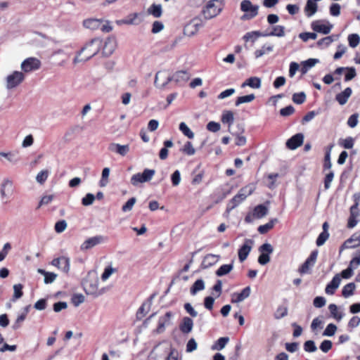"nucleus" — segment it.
Segmentation results:
<instances>
[{"mask_svg":"<svg viewBox=\"0 0 360 360\" xmlns=\"http://www.w3.org/2000/svg\"><path fill=\"white\" fill-rule=\"evenodd\" d=\"M233 268L232 264L221 265L216 271V274L218 276H222L228 274Z\"/></svg>","mask_w":360,"mask_h":360,"instance_id":"41","label":"nucleus"},{"mask_svg":"<svg viewBox=\"0 0 360 360\" xmlns=\"http://www.w3.org/2000/svg\"><path fill=\"white\" fill-rule=\"evenodd\" d=\"M165 147L162 148L160 151V158L161 160H165L168 156V150L167 148H171L173 146V143L170 140H167L164 142Z\"/></svg>","mask_w":360,"mask_h":360,"instance_id":"37","label":"nucleus"},{"mask_svg":"<svg viewBox=\"0 0 360 360\" xmlns=\"http://www.w3.org/2000/svg\"><path fill=\"white\" fill-rule=\"evenodd\" d=\"M352 94V90L350 87H347L343 91L338 94L336 96H335V100L338 101V103L341 105H345L349 98L351 96Z\"/></svg>","mask_w":360,"mask_h":360,"instance_id":"22","label":"nucleus"},{"mask_svg":"<svg viewBox=\"0 0 360 360\" xmlns=\"http://www.w3.org/2000/svg\"><path fill=\"white\" fill-rule=\"evenodd\" d=\"M261 36H263V34L260 33L259 31H252V32H247L243 36V39L245 41H255L258 37H259Z\"/></svg>","mask_w":360,"mask_h":360,"instance_id":"45","label":"nucleus"},{"mask_svg":"<svg viewBox=\"0 0 360 360\" xmlns=\"http://www.w3.org/2000/svg\"><path fill=\"white\" fill-rule=\"evenodd\" d=\"M354 144V139L349 136L345 139H340L339 140V145L342 146L343 148L346 149H350L352 148Z\"/></svg>","mask_w":360,"mask_h":360,"instance_id":"46","label":"nucleus"},{"mask_svg":"<svg viewBox=\"0 0 360 360\" xmlns=\"http://www.w3.org/2000/svg\"><path fill=\"white\" fill-rule=\"evenodd\" d=\"M306 100V95L304 92L295 93L292 96V101L297 104H302Z\"/></svg>","mask_w":360,"mask_h":360,"instance_id":"52","label":"nucleus"},{"mask_svg":"<svg viewBox=\"0 0 360 360\" xmlns=\"http://www.w3.org/2000/svg\"><path fill=\"white\" fill-rule=\"evenodd\" d=\"M311 26L314 31L324 34H328L333 27V25L330 24L328 22H323L321 20H316L312 22Z\"/></svg>","mask_w":360,"mask_h":360,"instance_id":"12","label":"nucleus"},{"mask_svg":"<svg viewBox=\"0 0 360 360\" xmlns=\"http://www.w3.org/2000/svg\"><path fill=\"white\" fill-rule=\"evenodd\" d=\"M25 79V75L22 72L14 71L6 77V87L8 89H13L21 84Z\"/></svg>","mask_w":360,"mask_h":360,"instance_id":"8","label":"nucleus"},{"mask_svg":"<svg viewBox=\"0 0 360 360\" xmlns=\"http://www.w3.org/2000/svg\"><path fill=\"white\" fill-rule=\"evenodd\" d=\"M318 254L319 252L316 250L311 252L309 257L298 269L300 274H309L311 272V269L314 266L317 259Z\"/></svg>","mask_w":360,"mask_h":360,"instance_id":"6","label":"nucleus"},{"mask_svg":"<svg viewBox=\"0 0 360 360\" xmlns=\"http://www.w3.org/2000/svg\"><path fill=\"white\" fill-rule=\"evenodd\" d=\"M288 314V308L285 307H278L274 314V317L276 319H280L285 317Z\"/></svg>","mask_w":360,"mask_h":360,"instance_id":"50","label":"nucleus"},{"mask_svg":"<svg viewBox=\"0 0 360 360\" xmlns=\"http://www.w3.org/2000/svg\"><path fill=\"white\" fill-rule=\"evenodd\" d=\"M218 257H219V256L215 255H212V254L207 255L204 258L203 263L206 266H210V265L214 264L215 262H217Z\"/></svg>","mask_w":360,"mask_h":360,"instance_id":"54","label":"nucleus"},{"mask_svg":"<svg viewBox=\"0 0 360 360\" xmlns=\"http://www.w3.org/2000/svg\"><path fill=\"white\" fill-rule=\"evenodd\" d=\"M229 338L227 337H223L218 339L215 345L213 346V349L221 350L224 349L226 345L228 343Z\"/></svg>","mask_w":360,"mask_h":360,"instance_id":"48","label":"nucleus"},{"mask_svg":"<svg viewBox=\"0 0 360 360\" xmlns=\"http://www.w3.org/2000/svg\"><path fill=\"white\" fill-rule=\"evenodd\" d=\"M22 288H23V286L21 284L14 285V286H13V290H14L13 299H15V300L19 299L22 296V295H23Z\"/></svg>","mask_w":360,"mask_h":360,"instance_id":"62","label":"nucleus"},{"mask_svg":"<svg viewBox=\"0 0 360 360\" xmlns=\"http://www.w3.org/2000/svg\"><path fill=\"white\" fill-rule=\"evenodd\" d=\"M355 284L354 283H349L345 285L342 288V294L345 297H348L353 295L355 289Z\"/></svg>","mask_w":360,"mask_h":360,"instance_id":"42","label":"nucleus"},{"mask_svg":"<svg viewBox=\"0 0 360 360\" xmlns=\"http://www.w3.org/2000/svg\"><path fill=\"white\" fill-rule=\"evenodd\" d=\"M116 272H117V268H114L111 265L106 266L101 275L102 281H105L106 280H108L110 278V276L112 274H113Z\"/></svg>","mask_w":360,"mask_h":360,"instance_id":"39","label":"nucleus"},{"mask_svg":"<svg viewBox=\"0 0 360 360\" xmlns=\"http://www.w3.org/2000/svg\"><path fill=\"white\" fill-rule=\"evenodd\" d=\"M240 10L245 14L242 20H250L258 15L259 6L253 5L250 0H243L240 3Z\"/></svg>","mask_w":360,"mask_h":360,"instance_id":"3","label":"nucleus"},{"mask_svg":"<svg viewBox=\"0 0 360 360\" xmlns=\"http://www.w3.org/2000/svg\"><path fill=\"white\" fill-rule=\"evenodd\" d=\"M41 61L34 57L26 58L21 63V69L24 72H30L39 70L41 68Z\"/></svg>","mask_w":360,"mask_h":360,"instance_id":"7","label":"nucleus"},{"mask_svg":"<svg viewBox=\"0 0 360 360\" xmlns=\"http://www.w3.org/2000/svg\"><path fill=\"white\" fill-rule=\"evenodd\" d=\"M329 233L328 231H322L318 236L316 243L318 246L323 245L325 242L328 240Z\"/></svg>","mask_w":360,"mask_h":360,"instance_id":"53","label":"nucleus"},{"mask_svg":"<svg viewBox=\"0 0 360 360\" xmlns=\"http://www.w3.org/2000/svg\"><path fill=\"white\" fill-rule=\"evenodd\" d=\"M200 27H201L200 20L193 19L184 27V33L188 37H192L198 32Z\"/></svg>","mask_w":360,"mask_h":360,"instance_id":"13","label":"nucleus"},{"mask_svg":"<svg viewBox=\"0 0 360 360\" xmlns=\"http://www.w3.org/2000/svg\"><path fill=\"white\" fill-rule=\"evenodd\" d=\"M179 130L188 139H191L194 138V133L190 129L185 122H181L179 124Z\"/></svg>","mask_w":360,"mask_h":360,"instance_id":"40","label":"nucleus"},{"mask_svg":"<svg viewBox=\"0 0 360 360\" xmlns=\"http://www.w3.org/2000/svg\"><path fill=\"white\" fill-rule=\"evenodd\" d=\"M304 136L302 134H297L289 139L286 142V146L291 149L295 150L303 143Z\"/></svg>","mask_w":360,"mask_h":360,"instance_id":"16","label":"nucleus"},{"mask_svg":"<svg viewBox=\"0 0 360 360\" xmlns=\"http://www.w3.org/2000/svg\"><path fill=\"white\" fill-rule=\"evenodd\" d=\"M269 209L264 205H257L253 210V217L256 219H261L268 214Z\"/></svg>","mask_w":360,"mask_h":360,"instance_id":"27","label":"nucleus"},{"mask_svg":"<svg viewBox=\"0 0 360 360\" xmlns=\"http://www.w3.org/2000/svg\"><path fill=\"white\" fill-rule=\"evenodd\" d=\"M181 151L188 155H193L195 153V150L190 141L186 142L182 148H181Z\"/></svg>","mask_w":360,"mask_h":360,"instance_id":"47","label":"nucleus"},{"mask_svg":"<svg viewBox=\"0 0 360 360\" xmlns=\"http://www.w3.org/2000/svg\"><path fill=\"white\" fill-rule=\"evenodd\" d=\"M337 330V327L333 323H330L327 326L323 335L324 336H333Z\"/></svg>","mask_w":360,"mask_h":360,"instance_id":"60","label":"nucleus"},{"mask_svg":"<svg viewBox=\"0 0 360 360\" xmlns=\"http://www.w3.org/2000/svg\"><path fill=\"white\" fill-rule=\"evenodd\" d=\"M67 227V223L65 220H60L55 224V231L57 233H62L65 230Z\"/></svg>","mask_w":360,"mask_h":360,"instance_id":"63","label":"nucleus"},{"mask_svg":"<svg viewBox=\"0 0 360 360\" xmlns=\"http://www.w3.org/2000/svg\"><path fill=\"white\" fill-rule=\"evenodd\" d=\"M110 150L115 152L122 156L125 155L129 150V145H120L118 143H112L110 146Z\"/></svg>","mask_w":360,"mask_h":360,"instance_id":"26","label":"nucleus"},{"mask_svg":"<svg viewBox=\"0 0 360 360\" xmlns=\"http://www.w3.org/2000/svg\"><path fill=\"white\" fill-rule=\"evenodd\" d=\"M205 289V282L202 279H198L191 287V294L195 295L198 292Z\"/></svg>","mask_w":360,"mask_h":360,"instance_id":"32","label":"nucleus"},{"mask_svg":"<svg viewBox=\"0 0 360 360\" xmlns=\"http://www.w3.org/2000/svg\"><path fill=\"white\" fill-rule=\"evenodd\" d=\"M28 312L29 307L27 306L24 308L23 311L18 316L15 323H13V328L14 330H17L21 326L22 323L25 320Z\"/></svg>","mask_w":360,"mask_h":360,"instance_id":"29","label":"nucleus"},{"mask_svg":"<svg viewBox=\"0 0 360 360\" xmlns=\"http://www.w3.org/2000/svg\"><path fill=\"white\" fill-rule=\"evenodd\" d=\"M274 46L271 44H264L262 46L260 49L256 50L255 51V58H258L263 55L270 53L273 51Z\"/></svg>","mask_w":360,"mask_h":360,"instance_id":"34","label":"nucleus"},{"mask_svg":"<svg viewBox=\"0 0 360 360\" xmlns=\"http://www.w3.org/2000/svg\"><path fill=\"white\" fill-rule=\"evenodd\" d=\"M221 121L223 123H226L230 127L234 121V115L231 111L226 110L223 112Z\"/></svg>","mask_w":360,"mask_h":360,"instance_id":"35","label":"nucleus"},{"mask_svg":"<svg viewBox=\"0 0 360 360\" xmlns=\"http://www.w3.org/2000/svg\"><path fill=\"white\" fill-rule=\"evenodd\" d=\"M299 37L303 41H307L309 39H316L317 34L315 32H302L299 34Z\"/></svg>","mask_w":360,"mask_h":360,"instance_id":"56","label":"nucleus"},{"mask_svg":"<svg viewBox=\"0 0 360 360\" xmlns=\"http://www.w3.org/2000/svg\"><path fill=\"white\" fill-rule=\"evenodd\" d=\"M253 245V241L250 239H246L244 244L238 250V259L240 262H244L250 252Z\"/></svg>","mask_w":360,"mask_h":360,"instance_id":"14","label":"nucleus"},{"mask_svg":"<svg viewBox=\"0 0 360 360\" xmlns=\"http://www.w3.org/2000/svg\"><path fill=\"white\" fill-rule=\"evenodd\" d=\"M52 264L58 266V268H62L66 271L69 270L70 267L69 259L65 257H61L53 259Z\"/></svg>","mask_w":360,"mask_h":360,"instance_id":"24","label":"nucleus"},{"mask_svg":"<svg viewBox=\"0 0 360 360\" xmlns=\"http://www.w3.org/2000/svg\"><path fill=\"white\" fill-rule=\"evenodd\" d=\"M360 264V250H359L355 255V257L351 260L349 263V266L352 268L354 266V268L357 267Z\"/></svg>","mask_w":360,"mask_h":360,"instance_id":"64","label":"nucleus"},{"mask_svg":"<svg viewBox=\"0 0 360 360\" xmlns=\"http://www.w3.org/2000/svg\"><path fill=\"white\" fill-rule=\"evenodd\" d=\"M108 238L105 236L98 235L91 237V247L107 243Z\"/></svg>","mask_w":360,"mask_h":360,"instance_id":"43","label":"nucleus"},{"mask_svg":"<svg viewBox=\"0 0 360 360\" xmlns=\"http://www.w3.org/2000/svg\"><path fill=\"white\" fill-rule=\"evenodd\" d=\"M91 28L100 30L104 32H109L112 30V27L109 25L108 22H101L98 20L91 19Z\"/></svg>","mask_w":360,"mask_h":360,"instance_id":"23","label":"nucleus"},{"mask_svg":"<svg viewBox=\"0 0 360 360\" xmlns=\"http://www.w3.org/2000/svg\"><path fill=\"white\" fill-rule=\"evenodd\" d=\"M49 176V172L47 170H42L38 173L37 175L36 179L37 182L41 184H43L47 179Z\"/></svg>","mask_w":360,"mask_h":360,"instance_id":"61","label":"nucleus"},{"mask_svg":"<svg viewBox=\"0 0 360 360\" xmlns=\"http://www.w3.org/2000/svg\"><path fill=\"white\" fill-rule=\"evenodd\" d=\"M172 316L173 313L172 311H167L164 316L160 317L157 328L158 333H162L165 330V326L170 323Z\"/></svg>","mask_w":360,"mask_h":360,"instance_id":"17","label":"nucleus"},{"mask_svg":"<svg viewBox=\"0 0 360 360\" xmlns=\"http://www.w3.org/2000/svg\"><path fill=\"white\" fill-rule=\"evenodd\" d=\"M341 282L340 274H336L332 281L326 285V293L328 295H333L335 290L339 287Z\"/></svg>","mask_w":360,"mask_h":360,"instance_id":"18","label":"nucleus"},{"mask_svg":"<svg viewBox=\"0 0 360 360\" xmlns=\"http://www.w3.org/2000/svg\"><path fill=\"white\" fill-rule=\"evenodd\" d=\"M255 98V96L252 94L246 96H239L236 101V105L238 106L242 103L252 102Z\"/></svg>","mask_w":360,"mask_h":360,"instance_id":"44","label":"nucleus"},{"mask_svg":"<svg viewBox=\"0 0 360 360\" xmlns=\"http://www.w3.org/2000/svg\"><path fill=\"white\" fill-rule=\"evenodd\" d=\"M317 11V4L314 0H307L304 11L307 16H312Z\"/></svg>","mask_w":360,"mask_h":360,"instance_id":"28","label":"nucleus"},{"mask_svg":"<svg viewBox=\"0 0 360 360\" xmlns=\"http://www.w3.org/2000/svg\"><path fill=\"white\" fill-rule=\"evenodd\" d=\"M255 189V186L253 184H248L241 188L238 193L228 203L226 212H229L239 205L248 196L250 195L254 192Z\"/></svg>","mask_w":360,"mask_h":360,"instance_id":"1","label":"nucleus"},{"mask_svg":"<svg viewBox=\"0 0 360 360\" xmlns=\"http://www.w3.org/2000/svg\"><path fill=\"white\" fill-rule=\"evenodd\" d=\"M278 221L277 219H272L268 223L261 225L258 227V231L261 234L266 233L269 230L273 229L274 224Z\"/></svg>","mask_w":360,"mask_h":360,"instance_id":"33","label":"nucleus"},{"mask_svg":"<svg viewBox=\"0 0 360 360\" xmlns=\"http://www.w3.org/2000/svg\"><path fill=\"white\" fill-rule=\"evenodd\" d=\"M110 174V169L108 167H105L102 171V176L101 179L100 181V186H105L108 182V176Z\"/></svg>","mask_w":360,"mask_h":360,"instance_id":"51","label":"nucleus"},{"mask_svg":"<svg viewBox=\"0 0 360 360\" xmlns=\"http://www.w3.org/2000/svg\"><path fill=\"white\" fill-rule=\"evenodd\" d=\"M172 77L176 84H184L190 79V75L187 71L180 70L172 75Z\"/></svg>","mask_w":360,"mask_h":360,"instance_id":"19","label":"nucleus"},{"mask_svg":"<svg viewBox=\"0 0 360 360\" xmlns=\"http://www.w3.org/2000/svg\"><path fill=\"white\" fill-rule=\"evenodd\" d=\"M148 13L155 18H159L162 15L161 5L153 4L148 9Z\"/></svg>","mask_w":360,"mask_h":360,"instance_id":"49","label":"nucleus"},{"mask_svg":"<svg viewBox=\"0 0 360 360\" xmlns=\"http://www.w3.org/2000/svg\"><path fill=\"white\" fill-rule=\"evenodd\" d=\"M360 245V235L353 234L349 238L346 240L340 247V253L345 249L355 248Z\"/></svg>","mask_w":360,"mask_h":360,"instance_id":"15","label":"nucleus"},{"mask_svg":"<svg viewBox=\"0 0 360 360\" xmlns=\"http://www.w3.org/2000/svg\"><path fill=\"white\" fill-rule=\"evenodd\" d=\"M261 255L258 257V262L262 265H265L270 261L269 255L274 251V248L270 243H266L259 247Z\"/></svg>","mask_w":360,"mask_h":360,"instance_id":"9","label":"nucleus"},{"mask_svg":"<svg viewBox=\"0 0 360 360\" xmlns=\"http://www.w3.org/2000/svg\"><path fill=\"white\" fill-rule=\"evenodd\" d=\"M246 86L253 89H259L261 87V79L257 77H251L241 84L242 88H244Z\"/></svg>","mask_w":360,"mask_h":360,"instance_id":"25","label":"nucleus"},{"mask_svg":"<svg viewBox=\"0 0 360 360\" xmlns=\"http://www.w3.org/2000/svg\"><path fill=\"white\" fill-rule=\"evenodd\" d=\"M155 174V169H145L142 173H137L131 177V184L137 186L139 184L148 182Z\"/></svg>","mask_w":360,"mask_h":360,"instance_id":"4","label":"nucleus"},{"mask_svg":"<svg viewBox=\"0 0 360 360\" xmlns=\"http://www.w3.org/2000/svg\"><path fill=\"white\" fill-rule=\"evenodd\" d=\"M304 349L307 352H314L317 347L313 340H307L304 344Z\"/></svg>","mask_w":360,"mask_h":360,"instance_id":"59","label":"nucleus"},{"mask_svg":"<svg viewBox=\"0 0 360 360\" xmlns=\"http://www.w3.org/2000/svg\"><path fill=\"white\" fill-rule=\"evenodd\" d=\"M193 327V320L188 317H184L182 319L181 323L179 325L180 330L184 333L188 334L192 331Z\"/></svg>","mask_w":360,"mask_h":360,"instance_id":"21","label":"nucleus"},{"mask_svg":"<svg viewBox=\"0 0 360 360\" xmlns=\"http://www.w3.org/2000/svg\"><path fill=\"white\" fill-rule=\"evenodd\" d=\"M319 60L316 58H310L302 63V71L303 73L307 72L310 68L314 67Z\"/></svg>","mask_w":360,"mask_h":360,"instance_id":"38","label":"nucleus"},{"mask_svg":"<svg viewBox=\"0 0 360 360\" xmlns=\"http://www.w3.org/2000/svg\"><path fill=\"white\" fill-rule=\"evenodd\" d=\"M223 5L221 0H210L203 8L202 13L206 20L217 16L222 11Z\"/></svg>","mask_w":360,"mask_h":360,"instance_id":"2","label":"nucleus"},{"mask_svg":"<svg viewBox=\"0 0 360 360\" xmlns=\"http://www.w3.org/2000/svg\"><path fill=\"white\" fill-rule=\"evenodd\" d=\"M359 36L356 34H349L348 37L349 44L351 47H356L359 43Z\"/></svg>","mask_w":360,"mask_h":360,"instance_id":"57","label":"nucleus"},{"mask_svg":"<svg viewBox=\"0 0 360 360\" xmlns=\"http://www.w3.org/2000/svg\"><path fill=\"white\" fill-rule=\"evenodd\" d=\"M172 81V77L167 70L158 71L155 77L154 84L156 87L164 89Z\"/></svg>","mask_w":360,"mask_h":360,"instance_id":"5","label":"nucleus"},{"mask_svg":"<svg viewBox=\"0 0 360 360\" xmlns=\"http://www.w3.org/2000/svg\"><path fill=\"white\" fill-rule=\"evenodd\" d=\"M136 202V199L135 198H131L128 200V201L122 206V210L124 212L131 211Z\"/></svg>","mask_w":360,"mask_h":360,"instance_id":"58","label":"nucleus"},{"mask_svg":"<svg viewBox=\"0 0 360 360\" xmlns=\"http://www.w3.org/2000/svg\"><path fill=\"white\" fill-rule=\"evenodd\" d=\"M276 36L282 37L285 36V27L282 25H276L272 27V31L270 33L263 34V37Z\"/></svg>","mask_w":360,"mask_h":360,"instance_id":"30","label":"nucleus"},{"mask_svg":"<svg viewBox=\"0 0 360 360\" xmlns=\"http://www.w3.org/2000/svg\"><path fill=\"white\" fill-rule=\"evenodd\" d=\"M328 309L332 314V316L336 319L337 320L340 321L342 318V315L340 313H338V307L335 304H330L328 306Z\"/></svg>","mask_w":360,"mask_h":360,"instance_id":"55","label":"nucleus"},{"mask_svg":"<svg viewBox=\"0 0 360 360\" xmlns=\"http://www.w3.org/2000/svg\"><path fill=\"white\" fill-rule=\"evenodd\" d=\"M86 46H84L82 49L77 53V56L74 59V63H78L81 62H84L88 60L90 58V55L86 54L85 56H82L83 53L86 51Z\"/></svg>","mask_w":360,"mask_h":360,"instance_id":"36","label":"nucleus"},{"mask_svg":"<svg viewBox=\"0 0 360 360\" xmlns=\"http://www.w3.org/2000/svg\"><path fill=\"white\" fill-rule=\"evenodd\" d=\"M117 48V41L115 37H108L103 42L101 55L103 57L111 56Z\"/></svg>","mask_w":360,"mask_h":360,"instance_id":"10","label":"nucleus"},{"mask_svg":"<svg viewBox=\"0 0 360 360\" xmlns=\"http://www.w3.org/2000/svg\"><path fill=\"white\" fill-rule=\"evenodd\" d=\"M358 206L359 202L356 201V203L350 207V215L347 223V227L349 229L354 228L357 224L360 217Z\"/></svg>","mask_w":360,"mask_h":360,"instance_id":"11","label":"nucleus"},{"mask_svg":"<svg viewBox=\"0 0 360 360\" xmlns=\"http://www.w3.org/2000/svg\"><path fill=\"white\" fill-rule=\"evenodd\" d=\"M250 287H245L240 293H234L232 295L231 302L238 303L243 301L250 296Z\"/></svg>","mask_w":360,"mask_h":360,"instance_id":"20","label":"nucleus"},{"mask_svg":"<svg viewBox=\"0 0 360 360\" xmlns=\"http://www.w3.org/2000/svg\"><path fill=\"white\" fill-rule=\"evenodd\" d=\"M103 41L99 39L91 40V57L97 54H101L102 51Z\"/></svg>","mask_w":360,"mask_h":360,"instance_id":"31","label":"nucleus"}]
</instances>
